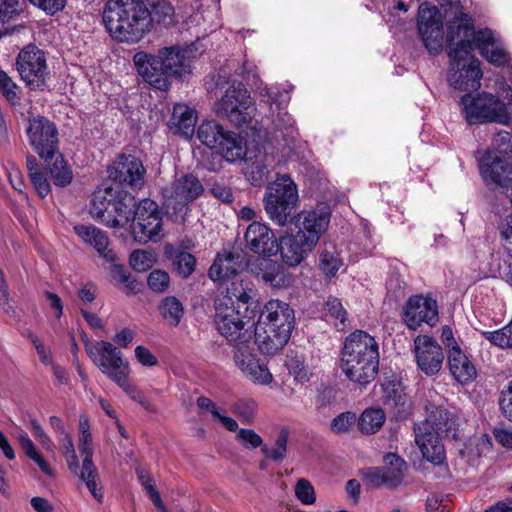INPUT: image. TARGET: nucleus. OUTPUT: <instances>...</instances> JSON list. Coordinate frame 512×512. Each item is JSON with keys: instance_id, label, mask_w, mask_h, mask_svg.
<instances>
[{"instance_id": "52", "label": "nucleus", "mask_w": 512, "mask_h": 512, "mask_svg": "<svg viewBox=\"0 0 512 512\" xmlns=\"http://www.w3.org/2000/svg\"><path fill=\"white\" fill-rule=\"evenodd\" d=\"M482 334L491 344L501 349H512V320L501 329Z\"/></svg>"}, {"instance_id": "4", "label": "nucleus", "mask_w": 512, "mask_h": 512, "mask_svg": "<svg viewBox=\"0 0 512 512\" xmlns=\"http://www.w3.org/2000/svg\"><path fill=\"white\" fill-rule=\"evenodd\" d=\"M450 68L448 82L456 90L472 91L481 86L480 62L469 50V45L457 38L456 32L448 38Z\"/></svg>"}, {"instance_id": "47", "label": "nucleus", "mask_w": 512, "mask_h": 512, "mask_svg": "<svg viewBox=\"0 0 512 512\" xmlns=\"http://www.w3.org/2000/svg\"><path fill=\"white\" fill-rule=\"evenodd\" d=\"M17 438L21 448L23 449L27 457L34 461L45 475L52 476L53 473L50 465L37 451L36 447L34 446V443L29 438L27 433L22 431L19 433Z\"/></svg>"}, {"instance_id": "29", "label": "nucleus", "mask_w": 512, "mask_h": 512, "mask_svg": "<svg viewBox=\"0 0 512 512\" xmlns=\"http://www.w3.org/2000/svg\"><path fill=\"white\" fill-rule=\"evenodd\" d=\"M197 119L198 115L193 107L184 103H177L173 107L168 128L172 133L190 139L195 132Z\"/></svg>"}, {"instance_id": "13", "label": "nucleus", "mask_w": 512, "mask_h": 512, "mask_svg": "<svg viewBox=\"0 0 512 512\" xmlns=\"http://www.w3.org/2000/svg\"><path fill=\"white\" fill-rule=\"evenodd\" d=\"M16 66L21 79L30 89H44L50 70L42 50L33 45L25 47L17 56Z\"/></svg>"}, {"instance_id": "14", "label": "nucleus", "mask_w": 512, "mask_h": 512, "mask_svg": "<svg viewBox=\"0 0 512 512\" xmlns=\"http://www.w3.org/2000/svg\"><path fill=\"white\" fill-rule=\"evenodd\" d=\"M162 214L157 203L144 199L136 206L131 233L134 240L140 243L156 241L162 235Z\"/></svg>"}, {"instance_id": "48", "label": "nucleus", "mask_w": 512, "mask_h": 512, "mask_svg": "<svg viewBox=\"0 0 512 512\" xmlns=\"http://www.w3.org/2000/svg\"><path fill=\"white\" fill-rule=\"evenodd\" d=\"M160 313L169 325L175 327L179 324L184 309L176 297L168 296L160 304Z\"/></svg>"}, {"instance_id": "11", "label": "nucleus", "mask_w": 512, "mask_h": 512, "mask_svg": "<svg viewBox=\"0 0 512 512\" xmlns=\"http://www.w3.org/2000/svg\"><path fill=\"white\" fill-rule=\"evenodd\" d=\"M205 192L201 181L192 174H185L162 190L165 205L176 217L182 220L190 210L189 205Z\"/></svg>"}, {"instance_id": "37", "label": "nucleus", "mask_w": 512, "mask_h": 512, "mask_svg": "<svg viewBox=\"0 0 512 512\" xmlns=\"http://www.w3.org/2000/svg\"><path fill=\"white\" fill-rule=\"evenodd\" d=\"M477 160H507L512 158V137L509 132L501 131L495 135L491 146L477 151Z\"/></svg>"}, {"instance_id": "32", "label": "nucleus", "mask_w": 512, "mask_h": 512, "mask_svg": "<svg viewBox=\"0 0 512 512\" xmlns=\"http://www.w3.org/2000/svg\"><path fill=\"white\" fill-rule=\"evenodd\" d=\"M259 351L268 356L277 354L287 344L290 336L278 331L269 332V327L260 323L253 330Z\"/></svg>"}, {"instance_id": "28", "label": "nucleus", "mask_w": 512, "mask_h": 512, "mask_svg": "<svg viewBox=\"0 0 512 512\" xmlns=\"http://www.w3.org/2000/svg\"><path fill=\"white\" fill-rule=\"evenodd\" d=\"M74 232L86 244L92 246L99 256L107 262H115L116 253L110 248V241L106 232L93 225H76Z\"/></svg>"}, {"instance_id": "9", "label": "nucleus", "mask_w": 512, "mask_h": 512, "mask_svg": "<svg viewBox=\"0 0 512 512\" xmlns=\"http://www.w3.org/2000/svg\"><path fill=\"white\" fill-rule=\"evenodd\" d=\"M455 32L457 38L469 45L470 53L477 48L490 64L497 67L509 66V53L490 29L475 31L469 25L463 24L459 25Z\"/></svg>"}, {"instance_id": "56", "label": "nucleus", "mask_w": 512, "mask_h": 512, "mask_svg": "<svg viewBox=\"0 0 512 512\" xmlns=\"http://www.w3.org/2000/svg\"><path fill=\"white\" fill-rule=\"evenodd\" d=\"M247 343L248 342H237L234 349L233 360L240 371L244 370L252 362L257 360L255 355L252 353L251 347Z\"/></svg>"}, {"instance_id": "1", "label": "nucleus", "mask_w": 512, "mask_h": 512, "mask_svg": "<svg viewBox=\"0 0 512 512\" xmlns=\"http://www.w3.org/2000/svg\"><path fill=\"white\" fill-rule=\"evenodd\" d=\"M379 344L363 330L349 334L343 343L340 368L344 375L359 385L371 383L379 368Z\"/></svg>"}, {"instance_id": "19", "label": "nucleus", "mask_w": 512, "mask_h": 512, "mask_svg": "<svg viewBox=\"0 0 512 512\" xmlns=\"http://www.w3.org/2000/svg\"><path fill=\"white\" fill-rule=\"evenodd\" d=\"M259 323L269 327V332L278 331L291 336L295 325L294 310L278 299L269 300L263 307Z\"/></svg>"}, {"instance_id": "6", "label": "nucleus", "mask_w": 512, "mask_h": 512, "mask_svg": "<svg viewBox=\"0 0 512 512\" xmlns=\"http://www.w3.org/2000/svg\"><path fill=\"white\" fill-rule=\"evenodd\" d=\"M459 104L461 115L469 125L492 122L506 125L510 121L507 105L491 93H466Z\"/></svg>"}, {"instance_id": "62", "label": "nucleus", "mask_w": 512, "mask_h": 512, "mask_svg": "<svg viewBox=\"0 0 512 512\" xmlns=\"http://www.w3.org/2000/svg\"><path fill=\"white\" fill-rule=\"evenodd\" d=\"M236 439L240 441L245 448L255 449L264 446L261 436L252 429H240L236 434Z\"/></svg>"}, {"instance_id": "40", "label": "nucleus", "mask_w": 512, "mask_h": 512, "mask_svg": "<svg viewBox=\"0 0 512 512\" xmlns=\"http://www.w3.org/2000/svg\"><path fill=\"white\" fill-rule=\"evenodd\" d=\"M385 465L381 467L386 476V486L396 487L398 486L403 478L407 469V464L400 456L389 453L384 457Z\"/></svg>"}, {"instance_id": "50", "label": "nucleus", "mask_w": 512, "mask_h": 512, "mask_svg": "<svg viewBox=\"0 0 512 512\" xmlns=\"http://www.w3.org/2000/svg\"><path fill=\"white\" fill-rule=\"evenodd\" d=\"M243 375L258 385H269L273 381V375L266 365L261 364L257 359L252 362L247 368L241 371Z\"/></svg>"}, {"instance_id": "2", "label": "nucleus", "mask_w": 512, "mask_h": 512, "mask_svg": "<svg viewBox=\"0 0 512 512\" xmlns=\"http://www.w3.org/2000/svg\"><path fill=\"white\" fill-rule=\"evenodd\" d=\"M103 22L114 39L127 43L138 42L151 27L144 0H108L103 10Z\"/></svg>"}, {"instance_id": "18", "label": "nucleus", "mask_w": 512, "mask_h": 512, "mask_svg": "<svg viewBox=\"0 0 512 512\" xmlns=\"http://www.w3.org/2000/svg\"><path fill=\"white\" fill-rule=\"evenodd\" d=\"M414 353L417 366L425 375L433 376L441 370L444 354L432 337L418 335L414 340Z\"/></svg>"}, {"instance_id": "45", "label": "nucleus", "mask_w": 512, "mask_h": 512, "mask_svg": "<svg viewBox=\"0 0 512 512\" xmlns=\"http://www.w3.org/2000/svg\"><path fill=\"white\" fill-rule=\"evenodd\" d=\"M44 170L56 186L65 187L73 179V171L67 162H43Z\"/></svg>"}, {"instance_id": "22", "label": "nucleus", "mask_w": 512, "mask_h": 512, "mask_svg": "<svg viewBox=\"0 0 512 512\" xmlns=\"http://www.w3.org/2000/svg\"><path fill=\"white\" fill-rule=\"evenodd\" d=\"M330 217V206L325 202H319L315 208L302 211L299 214V230L297 232L304 234L309 240L312 238L313 242L317 244L329 226Z\"/></svg>"}, {"instance_id": "63", "label": "nucleus", "mask_w": 512, "mask_h": 512, "mask_svg": "<svg viewBox=\"0 0 512 512\" xmlns=\"http://www.w3.org/2000/svg\"><path fill=\"white\" fill-rule=\"evenodd\" d=\"M295 494L298 500L306 505L313 504L316 500L313 486L305 479H300L297 482Z\"/></svg>"}, {"instance_id": "34", "label": "nucleus", "mask_w": 512, "mask_h": 512, "mask_svg": "<svg viewBox=\"0 0 512 512\" xmlns=\"http://www.w3.org/2000/svg\"><path fill=\"white\" fill-rule=\"evenodd\" d=\"M447 360L449 370L457 382L467 384L475 379L476 368L462 349L454 348L447 355Z\"/></svg>"}, {"instance_id": "58", "label": "nucleus", "mask_w": 512, "mask_h": 512, "mask_svg": "<svg viewBox=\"0 0 512 512\" xmlns=\"http://www.w3.org/2000/svg\"><path fill=\"white\" fill-rule=\"evenodd\" d=\"M0 91L11 104L15 105L19 102L18 86L2 70H0Z\"/></svg>"}, {"instance_id": "35", "label": "nucleus", "mask_w": 512, "mask_h": 512, "mask_svg": "<svg viewBox=\"0 0 512 512\" xmlns=\"http://www.w3.org/2000/svg\"><path fill=\"white\" fill-rule=\"evenodd\" d=\"M135 208L134 198L125 194L124 196L115 199L112 203L110 213L107 219H103V224L110 228L125 227L129 224L133 209Z\"/></svg>"}, {"instance_id": "10", "label": "nucleus", "mask_w": 512, "mask_h": 512, "mask_svg": "<svg viewBox=\"0 0 512 512\" xmlns=\"http://www.w3.org/2000/svg\"><path fill=\"white\" fill-rule=\"evenodd\" d=\"M230 304L231 298H218L215 301L216 328L230 342H249L253 335L254 323L245 321L239 311Z\"/></svg>"}, {"instance_id": "46", "label": "nucleus", "mask_w": 512, "mask_h": 512, "mask_svg": "<svg viewBox=\"0 0 512 512\" xmlns=\"http://www.w3.org/2000/svg\"><path fill=\"white\" fill-rule=\"evenodd\" d=\"M242 171L245 178L256 187L265 184L271 173V169L265 162H243Z\"/></svg>"}, {"instance_id": "5", "label": "nucleus", "mask_w": 512, "mask_h": 512, "mask_svg": "<svg viewBox=\"0 0 512 512\" xmlns=\"http://www.w3.org/2000/svg\"><path fill=\"white\" fill-rule=\"evenodd\" d=\"M264 208L269 218L279 226H285L291 219L299 202L298 188L288 174H277L267 187Z\"/></svg>"}, {"instance_id": "23", "label": "nucleus", "mask_w": 512, "mask_h": 512, "mask_svg": "<svg viewBox=\"0 0 512 512\" xmlns=\"http://www.w3.org/2000/svg\"><path fill=\"white\" fill-rule=\"evenodd\" d=\"M404 321L412 330H416L422 322L434 326L438 321L437 302L422 296L411 297L405 308Z\"/></svg>"}, {"instance_id": "3", "label": "nucleus", "mask_w": 512, "mask_h": 512, "mask_svg": "<svg viewBox=\"0 0 512 512\" xmlns=\"http://www.w3.org/2000/svg\"><path fill=\"white\" fill-rule=\"evenodd\" d=\"M415 442L423 457L429 462L439 465L445 459V449L441 437H455V421L444 409L436 408L423 422L414 427Z\"/></svg>"}, {"instance_id": "60", "label": "nucleus", "mask_w": 512, "mask_h": 512, "mask_svg": "<svg viewBox=\"0 0 512 512\" xmlns=\"http://www.w3.org/2000/svg\"><path fill=\"white\" fill-rule=\"evenodd\" d=\"M119 387H121L124 392L131 397L134 401L138 402L144 409L147 411H152V405L144 396V394L139 391L136 386L130 384L128 382V376H125L120 382H115Z\"/></svg>"}, {"instance_id": "42", "label": "nucleus", "mask_w": 512, "mask_h": 512, "mask_svg": "<svg viewBox=\"0 0 512 512\" xmlns=\"http://www.w3.org/2000/svg\"><path fill=\"white\" fill-rule=\"evenodd\" d=\"M336 248L332 244H325L319 254V269L328 277L336 275L342 267Z\"/></svg>"}, {"instance_id": "59", "label": "nucleus", "mask_w": 512, "mask_h": 512, "mask_svg": "<svg viewBox=\"0 0 512 512\" xmlns=\"http://www.w3.org/2000/svg\"><path fill=\"white\" fill-rule=\"evenodd\" d=\"M360 476L365 485L369 487H379L386 485V476H384L383 469L381 467H369L360 470Z\"/></svg>"}, {"instance_id": "51", "label": "nucleus", "mask_w": 512, "mask_h": 512, "mask_svg": "<svg viewBox=\"0 0 512 512\" xmlns=\"http://www.w3.org/2000/svg\"><path fill=\"white\" fill-rule=\"evenodd\" d=\"M288 439L289 430L284 427L280 430L272 448L267 445L262 446L263 454L274 461H282L286 456Z\"/></svg>"}, {"instance_id": "55", "label": "nucleus", "mask_w": 512, "mask_h": 512, "mask_svg": "<svg viewBox=\"0 0 512 512\" xmlns=\"http://www.w3.org/2000/svg\"><path fill=\"white\" fill-rule=\"evenodd\" d=\"M326 316L335 320V327L339 330L347 326V312L343 308L341 301L337 298H329L326 301Z\"/></svg>"}, {"instance_id": "53", "label": "nucleus", "mask_w": 512, "mask_h": 512, "mask_svg": "<svg viewBox=\"0 0 512 512\" xmlns=\"http://www.w3.org/2000/svg\"><path fill=\"white\" fill-rule=\"evenodd\" d=\"M257 410L258 404L251 398L239 399L232 406V412L244 423L252 422Z\"/></svg>"}, {"instance_id": "57", "label": "nucleus", "mask_w": 512, "mask_h": 512, "mask_svg": "<svg viewBox=\"0 0 512 512\" xmlns=\"http://www.w3.org/2000/svg\"><path fill=\"white\" fill-rule=\"evenodd\" d=\"M155 261L154 255L145 250H135L130 255V265L137 272L149 270Z\"/></svg>"}, {"instance_id": "26", "label": "nucleus", "mask_w": 512, "mask_h": 512, "mask_svg": "<svg viewBox=\"0 0 512 512\" xmlns=\"http://www.w3.org/2000/svg\"><path fill=\"white\" fill-rule=\"evenodd\" d=\"M381 388L383 403L392 409L397 416L405 417L410 413L411 401L399 380L396 378L385 379Z\"/></svg>"}, {"instance_id": "49", "label": "nucleus", "mask_w": 512, "mask_h": 512, "mask_svg": "<svg viewBox=\"0 0 512 512\" xmlns=\"http://www.w3.org/2000/svg\"><path fill=\"white\" fill-rule=\"evenodd\" d=\"M43 164V162H28L27 165L31 182L41 198L46 197L51 190L46 171H42L44 169Z\"/></svg>"}, {"instance_id": "36", "label": "nucleus", "mask_w": 512, "mask_h": 512, "mask_svg": "<svg viewBox=\"0 0 512 512\" xmlns=\"http://www.w3.org/2000/svg\"><path fill=\"white\" fill-rule=\"evenodd\" d=\"M242 268V260L231 252L219 253L209 269L213 281L228 279Z\"/></svg>"}, {"instance_id": "44", "label": "nucleus", "mask_w": 512, "mask_h": 512, "mask_svg": "<svg viewBox=\"0 0 512 512\" xmlns=\"http://www.w3.org/2000/svg\"><path fill=\"white\" fill-rule=\"evenodd\" d=\"M149 17L151 24L155 23L164 27H169L176 22L174 8L167 0H158L153 3L149 10Z\"/></svg>"}, {"instance_id": "7", "label": "nucleus", "mask_w": 512, "mask_h": 512, "mask_svg": "<svg viewBox=\"0 0 512 512\" xmlns=\"http://www.w3.org/2000/svg\"><path fill=\"white\" fill-rule=\"evenodd\" d=\"M197 138L224 160H247L243 139L214 120H206L199 125Z\"/></svg>"}, {"instance_id": "41", "label": "nucleus", "mask_w": 512, "mask_h": 512, "mask_svg": "<svg viewBox=\"0 0 512 512\" xmlns=\"http://www.w3.org/2000/svg\"><path fill=\"white\" fill-rule=\"evenodd\" d=\"M165 254L172 262L174 271L182 278H187L193 273L196 259L192 254L180 251L171 246L165 248Z\"/></svg>"}, {"instance_id": "8", "label": "nucleus", "mask_w": 512, "mask_h": 512, "mask_svg": "<svg viewBox=\"0 0 512 512\" xmlns=\"http://www.w3.org/2000/svg\"><path fill=\"white\" fill-rule=\"evenodd\" d=\"M250 92L242 83L229 86L222 97L215 102L214 112L237 127L248 125L257 115Z\"/></svg>"}, {"instance_id": "27", "label": "nucleus", "mask_w": 512, "mask_h": 512, "mask_svg": "<svg viewBox=\"0 0 512 512\" xmlns=\"http://www.w3.org/2000/svg\"><path fill=\"white\" fill-rule=\"evenodd\" d=\"M107 172L110 179L131 189H140L144 184L142 162H112Z\"/></svg>"}, {"instance_id": "30", "label": "nucleus", "mask_w": 512, "mask_h": 512, "mask_svg": "<svg viewBox=\"0 0 512 512\" xmlns=\"http://www.w3.org/2000/svg\"><path fill=\"white\" fill-rule=\"evenodd\" d=\"M479 170L487 185L512 190V162H482Z\"/></svg>"}, {"instance_id": "39", "label": "nucleus", "mask_w": 512, "mask_h": 512, "mask_svg": "<svg viewBox=\"0 0 512 512\" xmlns=\"http://www.w3.org/2000/svg\"><path fill=\"white\" fill-rule=\"evenodd\" d=\"M114 201V191L110 186L99 187L94 193L91 201L90 214L93 218L101 221L107 219Z\"/></svg>"}, {"instance_id": "24", "label": "nucleus", "mask_w": 512, "mask_h": 512, "mask_svg": "<svg viewBox=\"0 0 512 512\" xmlns=\"http://www.w3.org/2000/svg\"><path fill=\"white\" fill-rule=\"evenodd\" d=\"M255 66L252 64H245L243 69L247 74H251L253 79H255V83H253L256 92L260 97L266 98L260 100L259 105L262 103L269 105L271 114L267 116L268 119L272 121L275 128L278 130H288L293 126V120L290 115L285 111H278L276 115H274L273 105H276V108L279 109V105L277 104V98L274 92L271 89L264 85L261 80L258 79L257 74L254 73Z\"/></svg>"}, {"instance_id": "64", "label": "nucleus", "mask_w": 512, "mask_h": 512, "mask_svg": "<svg viewBox=\"0 0 512 512\" xmlns=\"http://www.w3.org/2000/svg\"><path fill=\"white\" fill-rule=\"evenodd\" d=\"M499 407L503 416L512 422V380L500 393Z\"/></svg>"}, {"instance_id": "25", "label": "nucleus", "mask_w": 512, "mask_h": 512, "mask_svg": "<svg viewBox=\"0 0 512 512\" xmlns=\"http://www.w3.org/2000/svg\"><path fill=\"white\" fill-rule=\"evenodd\" d=\"M316 245L312 238L309 240L304 234L296 232L281 239L279 250L283 261L288 266L295 267L307 257Z\"/></svg>"}, {"instance_id": "12", "label": "nucleus", "mask_w": 512, "mask_h": 512, "mask_svg": "<svg viewBox=\"0 0 512 512\" xmlns=\"http://www.w3.org/2000/svg\"><path fill=\"white\" fill-rule=\"evenodd\" d=\"M85 351L98 369L113 382H120L125 376H129L128 362L112 343L104 340L93 343L86 340Z\"/></svg>"}, {"instance_id": "15", "label": "nucleus", "mask_w": 512, "mask_h": 512, "mask_svg": "<svg viewBox=\"0 0 512 512\" xmlns=\"http://www.w3.org/2000/svg\"><path fill=\"white\" fill-rule=\"evenodd\" d=\"M418 34L430 54H438L443 48L444 29L442 16L435 5L423 3L418 9Z\"/></svg>"}, {"instance_id": "21", "label": "nucleus", "mask_w": 512, "mask_h": 512, "mask_svg": "<svg viewBox=\"0 0 512 512\" xmlns=\"http://www.w3.org/2000/svg\"><path fill=\"white\" fill-rule=\"evenodd\" d=\"M244 238L246 246L255 254L273 256L279 251L276 235L267 224L253 221L246 228Z\"/></svg>"}, {"instance_id": "61", "label": "nucleus", "mask_w": 512, "mask_h": 512, "mask_svg": "<svg viewBox=\"0 0 512 512\" xmlns=\"http://www.w3.org/2000/svg\"><path fill=\"white\" fill-rule=\"evenodd\" d=\"M356 421V414L343 412L331 421V430L336 434L346 433Z\"/></svg>"}, {"instance_id": "17", "label": "nucleus", "mask_w": 512, "mask_h": 512, "mask_svg": "<svg viewBox=\"0 0 512 512\" xmlns=\"http://www.w3.org/2000/svg\"><path fill=\"white\" fill-rule=\"evenodd\" d=\"M27 134L31 146L44 160L55 158L57 150V130L48 119L38 116L29 119Z\"/></svg>"}, {"instance_id": "16", "label": "nucleus", "mask_w": 512, "mask_h": 512, "mask_svg": "<svg viewBox=\"0 0 512 512\" xmlns=\"http://www.w3.org/2000/svg\"><path fill=\"white\" fill-rule=\"evenodd\" d=\"M79 449L84 456L80 477L91 495L98 502H101L103 498L102 487H98V472L92 461V435L88 418L83 415L79 419Z\"/></svg>"}, {"instance_id": "38", "label": "nucleus", "mask_w": 512, "mask_h": 512, "mask_svg": "<svg viewBox=\"0 0 512 512\" xmlns=\"http://www.w3.org/2000/svg\"><path fill=\"white\" fill-rule=\"evenodd\" d=\"M492 442L486 435L474 436L459 451L461 459L468 465L476 467L479 465L480 459L491 452Z\"/></svg>"}, {"instance_id": "33", "label": "nucleus", "mask_w": 512, "mask_h": 512, "mask_svg": "<svg viewBox=\"0 0 512 512\" xmlns=\"http://www.w3.org/2000/svg\"><path fill=\"white\" fill-rule=\"evenodd\" d=\"M256 276L273 288H286L292 284L291 275L277 262L269 259L260 260Z\"/></svg>"}, {"instance_id": "54", "label": "nucleus", "mask_w": 512, "mask_h": 512, "mask_svg": "<svg viewBox=\"0 0 512 512\" xmlns=\"http://www.w3.org/2000/svg\"><path fill=\"white\" fill-rule=\"evenodd\" d=\"M110 268V275L115 284L124 285L127 292L137 293L140 290V283L131 278V275L125 270L122 265L112 262Z\"/></svg>"}, {"instance_id": "31", "label": "nucleus", "mask_w": 512, "mask_h": 512, "mask_svg": "<svg viewBox=\"0 0 512 512\" xmlns=\"http://www.w3.org/2000/svg\"><path fill=\"white\" fill-rule=\"evenodd\" d=\"M156 55L170 78L182 77L191 72L190 58L179 47L163 48Z\"/></svg>"}, {"instance_id": "20", "label": "nucleus", "mask_w": 512, "mask_h": 512, "mask_svg": "<svg viewBox=\"0 0 512 512\" xmlns=\"http://www.w3.org/2000/svg\"><path fill=\"white\" fill-rule=\"evenodd\" d=\"M133 62L138 74L148 84L161 91L169 89L171 85L170 77L164 71L161 60L158 59L157 55L140 51L134 55Z\"/></svg>"}, {"instance_id": "43", "label": "nucleus", "mask_w": 512, "mask_h": 512, "mask_svg": "<svg viewBox=\"0 0 512 512\" xmlns=\"http://www.w3.org/2000/svg\"><path fill=\"white\" fill-rule=\"evenodd\" d=\"M386 415L380 408L366 409L358 420V426L361 432L366 434L376 433L384 424Z\"/></svg>"}]
</instances>
